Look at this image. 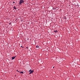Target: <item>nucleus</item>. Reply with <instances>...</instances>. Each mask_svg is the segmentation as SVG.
Segmentation results:
<instances>
[{"label":"nucleus","mask_w":80,"mask_h":80,"mask_svg":"<svg viewBox=\"0 0 80 80\" xmlns=\"http://www.w3.org/2000/svg\"><path fill=\"white\" fill-rule=\"evenodd\" d=\"M36 48H39V46H36Z\"/></svg>","instance_id":"obj_6"},{"label":"nucleus","mask_w":80,"mask_h":80,"mask_svg":"<svg viewBox=\"0 0 80 80\" xmlns=\"http://www.w3.org/2000/svg\"><path fill=\"white\" fill-rule=\"evenodd\" d=\"M33 70L31 71V72L29 73V74H31V73H33Z\"/></svg>","instance_id":"obj_3"},{"label":"nucleus","mask_w":80,"mask_h":80,"mask_svg":"<svg viewBox=\"0 0 80 80\" xmlns=\"http://www.w3.org/2000/svg\"><path fill=\"white\" fill-rule=\"evenodd\" d=\"M23 2H24V1H23V0H20L19 4V5H22V3H23Z\"/></svg>","instance_id":"obj_1"},{"label":"nucleus","mask_w":80,"mask_h":80,"mask_svg":"<svg viewBox=\"0 0 80 80\" xmlns=\"http://www.w3.org/2000/svg\"><path fill=\"white\" fill-rule=\"evenodd\" d=\"M17 72H19V71H18V70H17Z\"/></svg>","instance_id":"obj_10"},{"label":"nucleus","mask_w":80,"mask_h":80,"mask_svg":"<svg viewBox=\"0 0 80 80\" xmlns=\"http://www.w3.org/2000/svg\"><path fill=\"white\" fill-rule=\"evenodd\" d=\"M21 47H22V48H24V47H22V46H21Z\"/></svg>","instance_id":"obj_9"},{"label":"nucleus","mask_w":80,"mask_h":80,"mask_svg":"<svg viewBox=\"0 0 80 80\" xmlns=\"http://www.w3.org/2000/svg\"><path fill=\"white\" fill-rule=\"evenodd\" d=\"M26 48H27V49H28V47H26Z\"/></svg>","instance_id":"obj_12"},{"label":"nucleus","mask_w":80,"mask_h":80,"mask_svg":"<svg viewBox=\"0 0 80 80\" xmlns=\"http://www.w3.org/2000/svg\"><path fill=\"white\" fill-rule=\"evenodd\" d=\"M30 70H32V69H31V70H30L29 71H28L29 72H30Z\"/></svg>","instance_id":"obj_11"},{"label":"nucleus","mask_w":80,"mask_h":80,"mask_svg":"<svg viewBox=\"0 0 80 80\" xmlns=\"http://www.w3.org/2000/svg\"><path fill=\"white\" fill-rule=\"evenodd\" d=\"M15 58H16V56L12 57V60H14V59H15Z\"/></svg>","instance_id":"obj_2"},{"label":"nucleus","mask_w":80,"mask_h":80,"mask_svg":"<svg viewBox=\"0 0 80 80\" xmlns=\"http://www.w3.org/2000/svg\"><path fill=\"white\" fill-rule=\"evenodd\" d=\"M14 9H15V10H16V9H17V8H16V7H15V6L14 7Z\"/></svg>","instance_id":"obj_5"},{"label":"nucleus","mask_w":80,"mask_h":80,"mask_svg":"<svg viewBox=\"0 0 80 80\" xmlns=\"http://www.w3.org/2000/svg\"><path fill=\"white\" fill-rule=\"evenodd\" d=\"M13 3H15V2H13Z\"/></svg>","instance_id":"obj_14"},{"label":"nucleus","mask_w":80,"mask_h":80,"mask_svg":"<svg viewBox=\"0 0 80 80\" xmlns=\"http://www.w3.org/2000/svg\"><path fill=\"white\" fill-rule=\"evenodd\" d=\"M31 71H32V70H30V72H31Z\"/></svg>","instance_id":"obj_16"},{"label":"nucleus","mask_w":80,"mask_h":80,"mask_svg":"<svg viewBox=\"0 0 80 80\" xmlns=\"http://www.w3.org/2000/svg\"><path fill=\"white\" fill-rule=\"evenodd\" d=\"M64 18H65V19H67L65 17Z\"/></svg>","instance_id":"obj_13"},{"label":"nucleus","mask_w":80,"mask_h":80,"mask_svg":"<svg viewBox=\"0 0 80 80\" xmlns=\"http://www.w3.org/2000/svg\"><path fill=\"white\" fill-rule=\"evenodd\" d=\"M11 24H12V23L11 22H10L9 23V25H11Z\"/></svg>","instance_id":"obj_8"},{"label":"nucleus","mask_w":80,"mask_h":80,"mask_svg":"<svg viewBox=\"0 0 80 80\" xmlns=\"http://www.w3.org/2000/svg\"><path fill=\"white\" fill-rule=\"evenodd\" d=\"M20 73H23V72H20Z\"/></svg>","instance_id":"obj_7"},{"label":"nucleus","mask_w":80,"mask_h":80,"mask_svg":"<svg viewBox=\"0 0 80 80\" xmlns=\"http://www.w3.org/2000/svg\"><path fill=\"white\" fill-rule=\"evenodd\" d=\"M54 32H55L56 33V32H58V31L57 30H55L54 31Z\"/></svg>","instance_id":"obj_4"},{"label":"nucleus","mask_w":80,"mask_h":80,"mask_svg":"<svg viewBox=\"0 0 80 80\" xmlns=\"http://www.w3.org/2000/svg\"><path fill=\"white\" fill-rule=\"evenodd\" d=\"M53 68H55V67H53Z\"/></svg>","instance_id":"obj_15"}]
</instances>
